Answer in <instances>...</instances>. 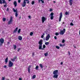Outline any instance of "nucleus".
Masks as SVG:
<instances>
[{
  "label": "nucleus",
  "instance_id": "de8ad7c7",
  "mask_svg": "<svg viewBox=\"0 0 80 80\" xmlns=\"http://www.w3.org/2000/svg\"><path fill=\"white\" fill-rule=\"evenodd\" d=\"M13 58L15 60V59H17V56H15Z\"/></svg>",
  "mask_w": 80,
  "mask_h": 80
},
{
  "label": "nucleus",
  "instance_id": "423d86ee",
  "mask_svg": "<svg viewBox=\"0 0 80 80\" xmlns=\"http://www.w3.org/2000/svg\"><path fill=\"white\" fill-rule=\"evenodd\" d=\"M13 10L14 12H16L15 17H18V12H17V10L15 9V8H13Z\"/></svg>",
  "mask_w": 80,
  "mask_h": 80
},
{
  "label": "nucleus",
  "instance_id": "ddd939ff",
  "mask_svg": "<svg viewBox=\"0 0 80 80\" xmlns=\"http://www.w3.org/2000/svg\"><path fill=\"white\" fill-rule=\"evenodd\" d=\"M73 0H69L70 5H72V4H73Z\"/></svg>",
  "mask_w": 80,
  "mask_h": 80
},
{
  "label": "nucleus",
  "instance_id": "ea45409f",
  "mask_svg": "<svg viewBox=\"0 0 80 80\" xmlns=\"http://www.w3.org/2000/svg\"><path fill=\"white\" fill-rule=\"evenodd\" d=\"M32 57H33V56H34V55H35V53L32 52Z\"/></svg>",
  "mask_w": 80,
  "mask_h": 80
},
{
  "label": "nucleus",
  "instance_id": "1a4fd4ad",
  "mask_svg": "<svg viewBox=\"0 0 80 80\" xmlns=\"http://www.w3.org/2000/svg\"><path fill=\"white\" fill-rule=\"evenodd\" d=\"M50 36L49 34H48L46 38V40L47 41H48L49 40Z\"/></svg>",
  "mask_w": 80,
  "mask_h": 80
},
{
  "label": "nucleus",
  "instance_id": "338daca9",
  "mask_svg": "<svg viewBox=\"0 0 80 80\" xmlns=\"http://www.w3.org/2000/svg\"><path fill=\"white\" fill-rule=\"evenodd\" d=\"M74 46V48H76V46Z\"/></svg>",
  "mask_w": 80,
  "mask_h": 80
},
{
  "label": "nucleus",
  "instance_id": "412c9836",
  "mask_svg": "<svg viewBox=\"0 0 80 80\" xmlns=\"http://www.w3.org/2000/svg\"><path fill=\"white\" fill-rule=\"evenodd\" d=\"M36 69L37 70H38V66L37 65L36 67Z\"/></svg>",
  "mask_w": 80,
  "mask_h": 80
},
{
  "label": "nucleus",
  "instance_id": "f257e3e1",
  "mask_svg": "<svg viewBox=\"0 0 80 80\" xmlns=\"http://www.w3.org/2000/svg\"><path fill=\"white\" fill-rule=\"evenodd\" d=\"M43 40L42 39H41L39 42H38L39 45V48H38L39 49V50H44V48H45L46 47V46L45 44H44L43 46V48H42V45L43 44Z\"/></svg>",
  "mask_w": 80,
  "mask_h": 80
},
{
  "label": "nucleus",
  "instance_id": "79ce46f5",
  "mask_svg": "<svg viewBox=\"0 0 80 80\" xmlns=\"http://www.w3.org/2000/svg\"><path fill=\"white\" fill-rule=\"evenodd\" d=\"M7 65H5L3 66V68H7Z\"/></svg>",
  "mask_w": 80,
  "mask_h": 80
},
{
  "label": "nucleus",
  "instance_id": "f704fd0d",
  "mask_svg": "<svg viewBox=\"0 0 80 80\" xmlns=\"http://www.w3.org/2000/svg\"><path fill=\"white\" fill-rule=\"evenodd\" d=\"M2 80H5V77H2Z\"/></svg>",
  "mask_w": 80,
  "mask_h": 80
},
{
  "label": "nucleus",
  "instance_id": "bb28decb",
  "mask_svg": "<svg viewBox=\"0 0 80 80\" xmlns=\"http://www.w3.org/2000/svg\"><path fill=\"white\" fill-rule=\"evenodd\" d=\"M34 3H35V1H32L31 3V4L32 5H34Z\"/></svg>",
  "mask_w": 80,
  "mask_h": 80
},
{
  "label": "nucleus",
  "instance_id": "aec40b11",
  "mask_svg": "<svg viewBox=\"0 0 80 80\" xmlns=\"http://www.w3.org/2000/svg\"><path fill=\"white\" fill-rule=\"evenodd\" d=\"M5 62L6 63H7V62H8V58H7L5 59Z\"/></svg>",
  "mask_w": 80,
  "mask_h": 80
},
{
  "label": "nucleus",
  "instance_id": "4d7b16f0",
  "mask_svg": "<svg viewBox=\"0 0 80 80\" xmlns=\"http://www.w3.org/2000/svg\"><path fill=\"white\" fill-rule=\"evenodd\" d=\"M40 1H41V0H38V3H40Z\"/></svg>",
  "mask_w": 80,
  "mask_h": 80
},
{
  "label": "nucleus",
  "instance_id": "dca6fc26",
  "mask_svg": "<svg viewBox=\"0 0 80 80\" xmlns=\"http://www.w3.org/2000/svg\"><path fill=\"white\" fill-rule=\"evenodd\" d=\"M14 7H17V2L16 1H14Z\"/></svg>",
  "mask_w": 80,
  "mask_h": 80
},
{
  "label": "nucleus",
  "instance_id": "6e6d98bb",
  "mask_svg": "<svg viewBox=\"0 0 80 80\" xmlns=\"http://www.w3.org/2000/svg\"><path fill=\"white\" fill-rule=\"evenodd\" d=\"M19 80H22V79L21 78H19Z\"/></svg>",
  "mask_w": 80,
  "mask_h": 80
},
{
  "label": "nucleus",
  "instance_id": "39448f33",
  "mask_svg": "<svg viewBox=\"0 0 80 80\" xmlns=\"http://www.w3.org/2000/svg\"><path fill=\"white\" fill-rule=\"evenodd\" d=\"M13 65V63L11 62V61H9V64L8 65V66L9 67H12V66Z\"/></svg>",
  "mask_w": 80,
  "mask_h": 80
},
{
  "label": "nucleus",
  "instance_id": "58836bf2",
  "mask_svg": "<svg viewBox=\"0 0 80 80\" xmlns=\"http://www.w3.org/2000/svg\"><path fill=\"white\" fill-rule=\"evenodd\" d=\"M68 12H65V15H68Z\"/></svg>",
  "mask_w": 80,
  "mask_h": 80
},
{
  "label": "nucleus",
  "instance_id": "7ed1b4c3",
  "mask_svg": "<svg viewBox=\"0 0 80 80\" xmlns=\"http://www.w3.org/2000/svg\"><path fill=\"white\" fill-rule=\"evenodd\" d=\"M4 40L3 38H1L0 39V46H2L3 43H4Z\"/></svg>",
  "mask_w": 80,
  "mask_h": 80
},
{
  "label": "nucleus",
  "instance_id": "f3484780",
  "mask_svg": "<svg viewBox=\"0 0 80 80\" xmlns=\"http://www.w3.org/2000/svg\"><path fill=\"white\" fill-rule=\"evenodd\" d=\"M18 39L19 40H22V37L21 36H19L18 37Z\"/></svg>",
  "mask_w": 80,
  "mask_h": 80
},
{
  "label": "nucleus",
  "instance_id": "e433bc0d",
  "mask_svg": "<svg viewBox=\"0 0 80 80\" xmlns=\"http://www.w3.org/2000/svg\"><path fill=\"white\" fill-rule=\"evenodd\" d=\"M70 25L71 26H73V23L71 22L70 24Z\"/></svg>",
  "mask_w": 80,
  "mask_h": 80
},
{
  "label": "nucleus",
  "instance_id": "f8f14e48",
  "mask_svg": "<svg viewBox=\"0 0 80 80\" xmlns=\"http://www.w3.org/2000/svg\"><path fill=\"white\" fill-rule=\"evenodd\" d=\"M31 68V66L30 65L29 66L28 68V70L29 73H30V68Z\"/></svg>",
  "mask_w": 80,
  "mask_h": 80
},
{
  "label": "nucleus",
  "instance_id": "49530a36",
  "mask_svg": "<svg viewBox=\"0 0 80 80\" xmlns=\"http://www.w3.org/2000/svg\"><path fill=\"white\" fill-rule=\"evenodd\" d=\"M41 1L42 2V3H44V1L43 0H41Z\"/></svg>",
  "mask_w": 80,
  "mask_h": 80
},
{
  "label": "nucleus",
  "instance_id": "a211bd4d",
  "mask_svg": "<svg viewBox=\"0 0 80 80\" xmlns=\"http://www.w3.org/2000/svg\"><path fill=\"white\" fill-rule=\"evenodd\" d=\"M48 52H46V53H44V55H45V57H47V56H48Z\"/></svg>",
  "mask_w": 80,
  "mask_h": 80
},
{
  "label": "nucleus",
  "instance_id": "c03bdc74",
  "mask_svg": "<svg viewBox=\"0 0 80 80\" xmlns=\"http://www.w3.org/2000/svg\"><path fill=\"white\" fill-rule=\"evenodd\" d=\"M65 40H64V39H63L62 41V43H64L65 42Z\"/></svg>",
  "mask_w": 80,
  "mask_h": 80
},
{
  "label": "nucleus",
  "instance_id": "c9c22d12",
  "mask_svg": "<svg viewBox=\"0 0 80 80\" xmlns=\"http://www.w3.org/2000/svg\"><path fill=\"white\" fill-rule=\"evenodd\" d=\"M20 50H21V48H18V52H19L20 51Z\"/></svg>",
  "mask_w": 80,
  "mask_h": 80
},
{
  "label": "nucleus",
  "instance_id": "680f3d73",
  "mask_svg": "<svg viewBox=\"0 0 80 80\" xmlns=\"http://www.w3.org/2000/svg\"><path fill=\"white\" fill-rule=\"evenodd\" d=\"M19 19H21V16L19 18Z\"/></svg>",
  "mask_w": 80,
  "mask_h": 80
},
{
  "label": "nucleus",
  "instance_id": "b1692460",
  "mask_svg": "<svg viewBox=\"0 0 80 80\" xmlns=\"http://www.w3.org/2000/svg\"><path fill=\"white\" fill-rule=\"evenodd\" d=\"M54 17V16H51L50 18L51 20H53V19Z\"/></svg>",
  "mask_w": 80,
  "mask_h": 80
},
{
  "label": "nucleus",
  "instance_id": "6e6552de",
  "mask_svg": "<svg viewBox=\"0 0 80 80\" xmlns=\"http://www.w3.org/2000/svg\"><path fill=\"white\" fill-rule=\"evenodd\" d=\"M13 22V17L12 16L11 17L10 20L8 22V24L10 25Z\"/></svg>",
  "mask_w": 80,
  "mask_h": 80
},
{
  "label": "nucleus",
  "instance_id": "0eeeda50",
  "mask_svg": "<svg viewBox=\"0 0 80 80\" xmlns=\"http://www.w3.org/2000/svg\"><path fill=\"white\" fill-rule=\"evenodd\" d=\"M42 23H44L45 21L47 20V18H45L44 16L42 17Z\"/></svg>",
  "mask_w": 80,
  "mask_h": 80
},
{
  "label": "nucleus",
  "instance_id": "8fccbe9b",
  "mask_svg": "<svg viewBox=\"0 0 80 80\" xmlns=\"http://www.w3.org/2000/svg\"><path fill=\"white\" fill-rule=\"evenodd\" d=\"M42 38H43V37H44V36L43 35H42L41 36V37Z\"/></svg>",
  "mask_w": 80,
  "mask_h": 80
},
{
  "label": "nucleus",
  "instance_id": "09e8293b",
  "mask_svg": "<svg viewBox=\"0 0 80 80\" xmlns=\"http://www.w3.org/2000/svg\"><path fill=\"white\" fill-rule=\"evenodd\" d=\"M13 58L15 60V59H17V56H15Z\"/></svg>",
  "mask_w": 80,
  "mask_h": 80
},
{
  "label": "nucleus",
  "instance_id": "774afa93",
  "mask_svg": "<svg viewBox=\"0 0 80 80\" xmlns=\"http://www.w3.org/2000/svg\"><path fill=\"white\" fill-rule=\"evenodd\" d=\"M8 44H10V42H8Z\"/></svg>",
  "mask_w": 80,
  "mask_h": 80
},
{
  "label": "nucleus",
  "instance_id": "20e7f679",
  "mask_svg": "<svg viewBox=\"0 0 80 80\" xmlns=\"http://www.w3.org/2000/svg\"><path fill=\"white\" fill-rule=\"evenodd\" d=\"M66 30L65 28L63 29L62 30H61L60 32V35H63L64 33L65 32V31Z\"/></svg>",
  "mask_w": 80,
  "mask_h": 80
},
{
  "label": "nucleus",
  "instance_id": "69168bd1",
  "mask_svg": "<svg viewBox=\"0 0 80 80\" xmlns=\"http://www.w3.org/2000/svg\"><path fill=\"white\" fill-rule=\"evenodd\" d=\"M53 3H56V2H55V1H54L53 2Z\"/></svg>",
  "mask_w": 80,
  "mask_h": 80
},
{
  "label": "nucleus",
  "instance_id": "c756f323",
  "mask_svg": "<svg viewBox=\"0 0 80 80\" xmlns=\"http://www.w3.org/2000/svg\"><path fill=\"white\" fill-rule=\"evenodd\" d=\"M53 15H54V13L53 12H52L50 14L51 16H53Z\"/></svg>",
  "mask_w": 80,
  "mask_h": 80
},
{
  "label": "nucleus",
  "instance_id": "2f4dec72",
  "mask_svg": "<svg viewBox=\"0 0 80 80\" xmlns=\"http://www.w3.org/2000/svg\"><path fill=\"white\" fill-rule=\"evenodd\" d=\"M5 4V5H4L3 6H4V7H7V3H6H6H4Z\"/></svg>",
  "mask_w": 80,
  "mask_h": 80
},
{
  "label": "nucleus",
  "instance_id": "a19ab883",
  "mask_svg": "<svg viewBox=\"0 0 80 80\" xmlns=\"http://www.w3.org/2000/svg\"><path fill=\"white\" fill-rule=\"evenodd\" d=\"M0 4H2L3 3V2H2V0H0Z\"/></svg>",
  "mask_w": 80,
  "mask_h": 80
},
{
  "label": "nucleus",
  "instance_id": "72a5a7b5",
  "mask_svg": "<svg viewBox=\"0 0 80 80\" xmlns=\"http://www.w3.org/2000/svg\"><path fill=\"white\" fill-rule=\"evenodd\" d=\"M59 35V33H58V32H56L55 33V35L56 36H58V35Z\"/></svg>",
  "mask_w": 80,
  "mask_h": 80
},
{
  "label": "nucleus",
  "instance_id": "a878e982",
  "mask_svg": "<svg viewBox=\"0 0 80 80\" xmlns=\"http://www.w3.org/2000/svg\"><path fill=\"white\" fill-rule=\"evenodd\" d=\"M2 1H3L2 3L3 4L6 3V1L5 0H2Z\"/></svg>",
  "mask_w": 80,
  "mask_h": 80
},
{
  "label": "nucleus",
  "instance_id": "052dcab7",
  "mask_svg": "<svg viewBox=\"0 0 80 80\" xmlns=\"http://www.w3.org/2000/svg\"><path fill=\"white\" fill-rule=\"evenodd\" d=\"M31 17V16H28V18H30Z\"/></svg>",
  "mask_w": 80,
  "mask_h": 80
},
{
  "label": "nucleus",
  "instance_id": "393cba45",
  "mask_svg": "<svg viewBox=\"0 0 80 80\" xmlns=\"http://www.w3.org/2000/svg\"><path fill=\"white\" fill-rule=\"evenodd\" d=\"M2 20L3 22H5V21L6 20V18H3L2 19Z\"/></svg>",
  "mask_w": 80,
  "mask_h": 80
},
{
  "label": "nucleus",
  "instance_id": "2eb2a0df",
  "mask_svg": "<svg viewBox=\"0 0 80 80\" xmlns=\"http://www.w3.org/2000/svg\"><path fill=\"white\" fill-rule=\"evenodd\" d=\"M58 74H54V75H53V78H58Z\"/></svg>",
  "mask_w": 80,
  "mask_h": 80
},
{
  "label": "nucleus",
  "instance_id": "5fc2aeb1",
  "mask_svg": "<svg viewBox=\"0 0 80 80\" xmlns=\"http://www.w3.org/2000/svg\"><path fill=\"white\" fill-rule=\"evenodd\" d=\"M7 11H9V8H7Z\"/></svg>",
  "mask_w": 80,
  "mask_h": 80
},
{
  "label": "nucleus",
  "instance_id": "f03ea898",
  "mask_svg": "<svg viewBox=\"0 0 80 80\" xmlns=\"http://www.w3.org/2000/svg\"><path fill=\"white\" fill-rule=\"evenodd\" d=\"M27 1V3L28 4L29 3V2H30L29 0H24L23 3H22V7H24L26 6V1Z\"/></svg>",
  "mask_w": 80,
  "mask_h": 80
},
{
  "label": "nucleus",
  "instance_id": "3c124183",
  "mask_svg": "<svg viewBox=\"0 0 80 80\" xmlns=\"http://www.w3.org/2000/svg\"><path fill=\"white\" fill-rule=\"evenodd\" d=\"M21 2V0H18V3H20Z\"/></svg>",
  "mask_w": 80,
  "mask_h": 80
},
{
  "label": "nucleus",
  "instance_id": "a18cd8bd",
  "mask_svg": "<svg viewBox=\"0 0 80 80\" xmlns=\"http://www.w3.org/2000/svg\"><path fill=\"white\" fill-rule=\"evenodd\" d=\"M54 39H55V40H57V36H54Z\"/></svg>",
  "mask_w": 80,
  "mask_h": 80
},
{
  "label": "nucleus",
  "instance_id": "6ab92c4d",
  "mask_svg": "<svg viewBox=\"0 0 80 80\" xmlns=\"http://www.w3.org/2000/svg\"><path fill=\"white\" fill-rule=\"evenodd\" d=\"M39 66H40V67H41V68L42 69V68H43V65H42V64H39Z\"/></svg>",
  "mask_w": 80,
  "mask_h": 80
},
{
  "label": "nucleus",
  "instance_id": "e2e57ef3",
  "mask_svg": "<svg viewBox=\"0 0 80 80\" xmlns=\"http://www.w3.org/2000/svg\"><path fill=\"white\" fill-rule=\"evenodd\" d=\"M42 35L44 36V35H45V33H43V34H42Z\"/></svg>",
  "mask_w": 80,
  "mask_h": 80
},
{
  "label": "nucleus",
  "instance_id": "9b49d317",
  "mask_svg": "<svg viewBox=\"0 0 80 80\" xmlns=\"http://www.w3.org/2000/svg\"><path fill=\"white\" fill-rule=\"evenodd\" d=\"M58 70H55L54 71L53 73V75L57 74L58 73Z\"/></svg>",
  "mask_w": 80,
  "mask_h": 80
},
{
  "label": "nucleus",
  "instance_id": "37998d69",
  "mask_svg": "<svg viewBox=\"0 0 80 80\" xmlns=\"http://www.w3.org/2000/svg\"><path fill=\"white\" fill-rule=\"evenodd\" d=\"M68 53L69 55H70V51H68Z\"/></svg>",
  "mask_w": 80,
  "mask_h": 80
},
{
  "label": "nucleus",
  "instance_id": "864d4df0",
  "mask_svg": "<svg viewBox=\"0 0 80 80\" xmlns=\"http://www.w3.org/2000/svg\"><path fill=\"white\" fill-rule=\"evenodd\" d=\"M59 45L60 47H62V44H60Z\"/></svg>",
  "mask_w": 80,
  "mask_h": 80
},
{
  "label": "nucleus",
  "instance_id": "7c9ffc66",
  "mask_svg": "<svg viewBox=\"0 0 80 80\" xmlns=\"http://www.w3.org/2000/svg\"><path fill=\"white\" fill-rule=\"evenodd\" d=\"M11 61H12V62H15V60L14 58H12V59H11Z\"/></svg>",
  "mask_w": 80,
  "mask_h": 80
},
{
  "label": "nucleus",
  "instance_id": "473e14b6",
  "mask_svg": "<svg viewBox=\"0 0 80 80\" xmlns=\"http://www.w3.org/2000/svg\"><path fill=\"white\" fill-rule=\"evenodd\" d=\"M14 47V50H15L16 49V48H17V46L16 45H13Z\"/></svg>",
  "mask_w": 80,
  "mask_h": 80
},
{
  "label": "nucleus",
  "instance_id": "603ef678",
  "mask_svg": "<svg viewBox=\"0 0 80 80\" xmlns=\"http://www.w3.org/2000/svg\"><path fill=\"white\" fill-rule=\"evenodd\" d=\"M53 10H52V9H50V10H49V11L50 12H52V11Z\"/></svg>",
  "mask_w": 80,
  "mask_h": 80
},
{
  "label": "nucleus",
  "instance_id": "9d476101",
  "mask_svg": "<svg viewBox=\"0 0 80 80\" xmlns=\"http://www.w3.org/2000/svg\"><path fill=\"white\" fill-rule=\"evenodd\" d=\"M62 13L61 12L60 13V16L59 18V22H61V20H62Z\"/></svg>",
  "mask_w": 80,
  "mask_h": 80
},
{
  "label": "nucleus",
  "instance_id": "4c0bfd02",
  "mask_svg": "<svg viewBox=\"0 0 80 80\" xmlns=\"http://www.w3.org/2000/svg\"><path fill=\"white\" fill-rule=\"evenodd\" d=\"M56 48H57V49H59V48H60V47H59V46H56Z\"/></svg>",
  "mask_w": 80,
  "mask_h": 80
},
{
  "label": "nucleus",
  "instance_id": "cd10ccee",
  "mask_svg": "<svg viewBox=\"0 0 80 80\" xmlns=\"http://www.w3.org/2000/svg\"><path fill=\"white\" fill-rule=\"evenodd\" d=\"M32 78H36V75H33V76H32Z\"/></svg>",
  "mask_w": 80,
  "mask_h": 80
},
{
  "label": "nucleus",
  "instance_id": "bf43d9fd",
  "mask_svg": "<svg viewBox=\"0 0 80 80\" xmlns=\"http://www.w3.org/2000/svg\"><path fill=\"white\" fill-rule=\"evenodd\" d=\"M61 65H63V62H61Z\"/></svg>",
  "mask_w": 80,
  "mask_h": 80
},
{
  "label": "nucleus",
  "instance_id": "c85d7f7f",
  "mask_svg": "<svg viewBox=\"0 0 80 80\" xmlns=\"http://www.w3.org/2000/svg\"><path fill=\"white\" fill-rule=\"evenodd\" d=\"M21 30V29H19V30L18 31V33H20Z\"/></svg>",
  "mask_w": 80,
  "mask_h": 80
},
{
  "label": "nucleus",
  "instance_id": "13d9d810",
  "mask_svg": "<svg viewBox=\"0 0 80 80\" xmlns=\"http://www.w3.org/2000/svg\"><path fill=\"white\" fill-rule=\"evenodd\" d=\"M65 44H63V45H62V46H63V47H64V46H65Z\"/></svg>",
  "mask_w": 80,
  "mask_h": 80
},
{
  "label": "nucleus",
  "instance_id": "4be33fe9",
  "mask_svg": "<svg viewBox=\"0 0 80 80\" xmlns=\"http://www.w3.org/2000/svg\"><path fill=\"white\" fill-rule=\"evenodd\" d=\"M30 36H32V35H33V33L32 32H31L30 33Z\"/></svg>",
  "mask_w": 80,
  "mask_h": 80
},
{
  "label": "nucleus",
  "instance_id": "5701e85b",
  "mask_svg": "<svg viewBox=\"0 0 80 80\" xmlns=\"http://www.w3.org/2000/svg\"><path fill=\"white\" fill-rule=\"evenodd\" d=\"M45 45H49V42H46L45 43Z\"/></svg>",
  "mask_w": 80,
  "mask_h": 80
},
{
  "label": "nucleus",
  "instance_id": "4468645a",
  "mask_svg": "<svg viewBox=\"0 0 80 80\" xmlns=\"http://www.w3.org/2000/svg\"><path fill=\"white\" fill-rule=\"evenodd\" d=\"M17 30H18V28H17L14 29V30L13 31V33H16Z\"/></svg>",
  "mask_w": 80,
  "mask_h": 80
},
{
  "label": "nucleus",
  "instance_id": "0e129e2a",
  "mask_svg": "<svg viewBox=\"0 0 80 80\" xmlns=\"http://www.w3.org/2000/svg\"><path fill=\"white\" fill-rule=\"evenodd\" d=\"M62 24H65V22H63L62 23Z\"/></svg>",
  "mask_w": 80,
  "mask_h": 80
}]
</instances>
